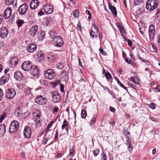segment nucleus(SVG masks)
Masks as SVG:
<instances>
[{
  "label": "nucleus",
  "instance_id": "nucleus-1",
  "mask_svg": "<svg viewBox=\"0 0 160 160\" xmlns=\"http://www.w3.org/2000/svg\"><path fill=\"white\" fill-rule=\"evenodd\" d=\"M158 2L155 0H148L146 3V7L147 9L149 11H152L158 6Z\"/></svg>",
  "mask_w": 160,
  "mask_h": 160
},
{
  "label": "nucleus",
  "instance_id": "nucleus-2",
  "mask_svg": "<svg viewBox=\"0 0 160 160\" xmlns=\"http://www.w3.org/2000/svg\"><path fill=\"white\" fill-rule=\"evenodd\" d=\"M19 128V123L15 120L12 121L9 127V132L11 133L16 132Z\"/></svg>",
  "mask_w": 160,
  "mask_h": 160
},
{
  "label": "nucleus",
  "instance_id": "nucleus-3",
  "mask_svg": "<svg viewBox=\"0 0 160 160\" xmlns=\"http://www.w3.org/2000/svg\"><path fill=\"white\" fill-rule=\"evenodd\" d=\"M52 43L54 46L59 47L63 45L64 42L61 37L57 36L53 39Z\"/></svg>",
  "mask_w": 160,
  "mask_h": 160
},
{
  "label": "nucleus",
  "instance_id": "nucleus-4",
  "mask_svg": "<svg viewBox=\"0 0 160 160\" xmlns=\"http://www.w3.org/2000/svg\"><path fill=\"white\" fill-rule=\"evenodd\" d=\"M55 74L54 71L51 69H48L45 73V77L49 79H52L55 77Z\"/></svg>",
  "mask_w": 160,
  "mask_h": 160
},
{
  "label": "nucleus",
  "instance_id": "nucleus-5",
  "mask_svg": "<svg viewBox=\"0 0 160 160\" xmlns=\"http://www.w3.org/2000/svg\"><path fill=\"white\" fill-rule=\"evenodd\" d=\"M35 102L40 105H42L46 103L47 101V98L43 97L41 95L37 96L35 99Z\"/></svg>",
  "mask_w": 160,
  "mask_h": 160
},
{
  "label": "nucleus",
  "instance_id": "nucleus-6",
  "mask_svg": "<svg viewBox=\"0 0 160 160\" xmlns=\"http://www.w3.org/2000/svg\"><path fill=\"white\" fill-rule=\"evenodd\" d=\"M52 100V101L57 103L60 101L61 96L60 94L57 92H51Z\"/></svg>",
  "mask_w": 160,
  "mask_h": 160
},
{
  "label": "nucleus",
  "instance_id": "nucleus-7",
  "mask_svg": "<svg viewBox=\"0 0 160 160\" xmlns=\"http://www.w3.org/2000/svg\"><path fill=\"white\" fill-rule=\"evenodd\" d=\"M32 66V64L30 61H25L22 64V68L24 71H28L31 69Z\"/></svg>",
  "mask_w": 160,
  "mask_h": 160
},
{
  "label": "nucleus",
  "instance_id": "nucleus-8",
  "mask_svg": "<svg viewBox=\"0 0 160 160\" xmlns=\"http://www.w3.org/2000/svg\"><path fill=\"white\" fill-rule=\"evenodd\" d=\"M16 94V92L14 89H8L6 91V96L8 98L11 99L15 97Z\"/></svg>",
  "mask_w": 160,
  "mask_h": 160
},
{
  "label": "nucleus",
  "instance_id": "nucleus-9",
  "mask_svg": "<svg viewBox=\"0 0 160 160\" xmlns=\"http://www.w3.org/2000/svg\"><path fill=\"white\" fill-rule=\"evenodd\" d=\"M155 32L154 27L153 25H150L149 28V34L150 40L151 41L153 40Z\"/></svg>",
  "mask_w": 160,
  "mask_h": 160
},
{
  "label": "nucleus",
  "instance_id": "nucleus-10",
  "mask_svg": "<svg viewBox=\"0 0 160 160\" xmlns=\"http://www.w3.org/2000/svg\"><path fill=\"white\" fill-rule=\"evenodd\" d=\"M28 8V6L25 4H23L20 6L18 8L19 14L21 15L25 14L27 11Z\"/></svg>",
  "mask_w": 160,
  "mask_h": 160
},
{
  "label": "nucleus",
  "instance_id": "nucleus-11",
  "mask_svg": "<svg viewBox=\"0 0 160 160\" xmlns=\"http://www.w3.org/2000/svg\"><path fill=\"white\" fill-rule=\"evenodd\" d=\"M37 48L36 45L33 43H30L28 44L27 48V50L30 53H32L34 52Z\"/></svg>",
  "mask_w": 160,
  "mask_h": 160
},
{
  "label": "nucleus",
  "instance_id": "nucleus-12",
  "mask_svg": "<svg viewBox=\"0 0 160 160\" xmlns=\"http://www.w3.org/2000/svg\"><path fill=\"white\" fill-rule=\"evenodd\" d=\"M44 10L45 13L48 14L52 13L53 11V8L52 5H46L44 6Z\"/></svg>",
  "mask_w": 160,
  "mask_h": 160
},
{
  "label": "nucleus",
  "instance_id": "nucleus-13",
  "mask_svg": "<svg viewBox=\"0 0 160 160\" xmlns=\"http://www.w3.org/2000/svg\"><path fill=\"white\" fill-rule=\"evenodd\" d=\"M23 134L24 137L27 138H29L31 135V128L28 127H26L23 131Z\"/></svg>",
  "mask_w": 160,
  "mask_h": 160
},
{
  "label": "nucleus",
  "instance_id": "nucleus-14",
  "mask_svg": "<svg viewBox=\"0 0 160 160\" xmlns=\"http://www.w3.org/2000/svg\"><path fill=\"white\" fill-rule=\"evenodd\" d=\"M39 2L38 0H33L31 1L30 3V6L32 9H35L38 6Z\"/></svg>",
  "mask_w": 160,
  "mask_h": 160
},
{
  "label": "nucleus",
  "instance_id": "nucleus-15",
  "mask_svg": "<svg viewBox=\"0 0 160 160\" xmlns=\"http://www.w3.org/2000/svg\"><path fill=\"white\" fill-rule=\"evenodd\" d=\"M9 77L8 75H5L2 77L0 80V84L1 85L5 84L9 79Z\"/></svg>",
  "mask_w": 160,
  "mask_h": 160
},
{
  "label": "nucleus",
  "instance_id": "nucleus-16",
  "mask_svg": "<svg viewBox=\"0 0 160 160\" xmlns=\"http://www.w3.org/2000/svg\"><path fill=\"white\" fill-rule=\"evenodd\" d=\"M12 10L10 8H7L4 11L3 14V17L5 19L9 18L11 14Z\"/></svg>",
  "mask_w": 160,
  "mask_h": 160
},
{
  "label": "nucleus",
  "instance_id": "nucleus-17",
  "mask_svg": "<svg viewBox=\"0 0 160 160\" xmlns=\"http://www.w3.org/2000/svg\"><path fill=\"white\" fill-rule=\"evenodd\" d=\"M38 30V27L34 25L32 27L30 30V33L32 36H34L37 34Z\"/></svg>",
  "mask_w": 160,
  "mask_h": 160
},
{
  "label": "nucleus",
  "instance_id": "nucleus-18",
  "mask_svg": "<svg viewBox=\"0 0 160 160\" xmlns=\"http://www.w3.org/2000/svg\"><path fill=\"white\" fill-rule=\"evenodd\" d=\"M18 59L16 57H14L10 60V63L11 67L12 68H14L18 64Z\"/></svg>",
  "mask_w": 160,
  "mask_h": 160
},
{
  "label": "nucleus",
  "instance_id": "nucleus-19",
  "mask_svg": "<svg viewBox=\"0 0 160 160\" xmlns=\"http://www.w3.org/2000/svg\"><path fill=\"white\" fill-rule=\"evenodd\" d=\"M14 78L17 81H20L23 78L22 73L20 71H17L14 74Z\"/></svg>",
  "mask_w": 160,
  "mask_h": 160
},
{
  "label": "nucleus",
  "instance_id": "nucleus-20",
  "mask_svg": "<svg viewBox=\"0 0 160 160\" xmlns=\"http://www.w3.org/2000/svg\"><path fill=\"white\" fill-rule=\"evenodd\" d=\"M8 34V30L6 28H2L1 29V37L4 38L7 36Z\"/></svg>",
  "mask_w": 160,
  "mask_h": 160
},
{
  "label": "nucleus",
  "instance_id": "nucleus-21",
  "mask_svg": "<svg viewBox=\"0 0 160 160\" xmlns=\"http://www.w3.org/2000/svg\"><path fill=\"white\" fill-rule=\"evenodd\" d=\"M108 7L112 13L116 17L117 15V11L116 8L110 3L108 4Z\"/></svg>",
  "mask_w": 160,
  "mask_h": 160
},
{
  "label": "nucleus",
  "instance_id": "nucleus-22",
  "mask_svg": "<svg viewBox=\"0 0 160 160\" xmlns=\"http://www.w3.org/2000/svg\"><path fill=\"white\" fill-rule=\"evenodd\" d=\"M6 131V127L4 124L0 125V137H2Z\"/></svg>",
  "mask_w": 160,
  "mask_h": 160
},
{
  "label": "nucleus",
  "instance_id": "nucleus-23",
  "mask_svg": "<svg viewBox=\"0 0 160 160\" xmlns=\"http://www.w3.org/2000/svg\"><path fill=\"white\" fill-rule=\"evenodd\" d=\"M41 116L36 117L34 118L35 122V125L37 127H39L41 125Z\"/></svg>",
  "mask_w": 160,
  "mask_h": 160
},
{
  "label": "nucleus",
  "instance_id": "nucleus-24",
  "mask_svg": "<svg viewBox=\"0 0 160 160\" xmlns=\"http://www.w3.org/2000/svg\"><path fill=\"white\" fill-rule=\"evenodd\" d=\"M50 35V37L51 38H54L57 35V33L55 31L53 30H52L50 31L49 33Z\"/></svg>",
  "mask_w": 160,
  "mask_h": 160
},
{
  "label": "nucleus",
  "instance_id": "nucleus-25",
  "mask_svg": "<svg viewBox=\"0 0 160 160\" xmlns=\"http://www.w3.org/2000/svg\"><path fill=\"white\" fill-rule=\"evenodd\" d=\"M32 114H36V117L41 116V112L38 109L34 110L32 112Z\"/></svg>",
  "mask_w": 160,
  "mask_h": 160
},
{
  "label": "nucleus",
  "instance_id": "nucleus-26",
  "mask_svg": "<svg viewBox=\"0 0 160 160\" xmlns=\"http://www.w3.org/2000/svg\"><path fill=\"white\" fill-rule=\"evenodd\" d=\"M32 73L33 76H38L39 74V71L36 68H35L34 69H33L32 70Z\"/></svg>",
  "mask_w": 160,
  "mask_h": 160
},
{
  "label": "nucleus",
  "instance_id": "nucleus-27",
  "mask_svg": "<svg viewBox=\"0 0 160 160\" xmlns=\"http://www.w3.org/2000/svg\"><path fill=\"white\" fill-rule=\"evenodd\" d=\"M47 58L48 61L50 62H53L55 59V58L53 55L49 54L48 55Z\"/></svg>",
  "mask_w": 160,
  "mask_h": 160
},
{
  "label": "nucleus",
  "instance_id": "nucleus-28",
  "mask_svg": "<svg viewBox=\"0 0 160 160\" xmlns=\"http://www.w3.org/2000/svg\"><path fill=\"white\" fill-rule=\"evenodd\" d=\"M68 123L66 120H64L62 126V129L63 130L66 129L67 130L68 129Z\"/></svg>",
  "mask_w": 160,
  "mask_h": 160
},
{
  "label": "nucleus",
  "instance_id": "nucleus-29",
  "mask_svg": "<svg viewBox=\"0 0 160 160\" xmlns=\"http://www.w3.org/2000/svg\"><path fill=\"white\" fill-rule=\"evenodd\" d=\"M74 152V147L70 146L69 148V153L68 155V157H70L72 154H73Z\"/></svg>",
  "mask_w": 160,
  "mask_h": 160
},
{
  "label": "nucleus",
  "instance_id": "nucleus-30",
  "mask_svg": "<svg viewBox=\"0 0 160 160\" xmlns=\"http://www.w3.org/2000/svg\"><path fill=\"white\" fill-rule=\"evenodd\" d=\"M24 23L23 20H17L16 22V23L17 26L18 27H20L22 26Z\"/></svg>",
  "mask_w": 160,
  "mask_h": 160
},
{
  "label": "nucleus",
  "instance_id": "nucleus-31",
  "mask_svg": "<svg viewBox=\"0 0 160 160\" xmlns=\"http://www.w3.org/2000/svg\"><path fill=\"white\" fill-rule=\"evenodd\" d=\"M115 79L116 80V81H117L118 84L122 88H123L124 89H125L127 91V88L125 86H124V85L120 82V81L119 80V79H118V78H115Z\"/></svg>",
  "mask_w": 160,
  "mask_h": 160
},
{
  "label": "nucleus",
  "instance_id": "nucleus-32",
  "mask_svg": "<svg viewBox=\"0 0 160 160\" xmlns=\"http://www.w3.org/2000/svg\"><path fill=\"white\" fill-rule=\"evenodd\" d=\"M130 81L137 85L139 84L138 78L135 77L132 78L130 79Z\"/></svg>",
  "mask_w": 160,
  "mask_h": 160
},
{
  "label": "nucleus",
  "instance_id": "nucleus-33",
  "mask_svg": "<svg viewBox=\"0 0 160 160\" xmlns=\"http://www.w3.org/2000/svg\"><path fill=\"white\" fill-rule=\"evenodd\" d=\"M118 23H117L116 25L117 26V27H118L121 33H125L126 31L124 29L123 27H122V26H120L119 25H118Z\"/></svg>",
  "mask_w": 160,
  "mask_h": 160
},
{
  "label": "nucleus",
  "instance_id": "nucleus-34",
  "mask_svg": "<svg viewBox=\"0 0 160 160\" xmlns=\"http://www.w3.org/2000/svg\"><path fill=\"white\" fill-rule=\"evenodd\" d=\"M126 138L129 139L130 138V133L128 132L127 130H124L123 133Z\"/></svg>",
  "mask_w": 160,
  "mask_h": 160
},
{
  "label": "nucleus",
  "instance_id": "nucleus-35",
  "mask_svg": "<svg viewBox=\"0 0 160 160\" xmlns=\"http://www.w3.org/2000/svg\"><path fill=\"white\" fill-rule=\"evenodd\" d=\"M14 0H6L5 4L7 5H10L13 4Z\"/></svg>",
  "mask_w": 160,
  "mask_h": 160
},
{
  "label": "nucleus",
  "instance_id": "nucleus-36",
  "mask_svg": "<svg viewBox=\"0 0 160 160\" xmlns=\"http://www.w3.org/2000/svg\"><path fill=\"white\" fill-rule=\"evenodd\" d=\"M30 114V112L29 110H27L25 112L23 113L22 114V116L24 118L27 117Z\"/></svg>",
  "mask_w": 160,
  "mask_h": 160
},
{
  "label": "nucleus",
  "instance_id": "nucleus-37",
  "mask_svg": "<svg viewBox=\"0 0 160 160\" xmlns=\"http://www.w3.org/2000/svg\"><path fill=\"white\" fill-rule=\"evenodd\" d=\"M87 116V112L85 110H82L81 112V116L82 118H85Z\"/></svg>",
  "mask_w": 160,
  "mask_h": 160
},
{
  "label": "nucleus",
  "instance_id": "nucleus-38",
  "mask_svg": "<svg viewBox=\"0 0 160 160\" xmlns=\"http://www.w3.org/2000/svg\"><path fill=\"white\" fill-rule=\"evenodd\" d=\"M90 35L92 38H94V37L96 38L97 36L96 35V33L93 31L92 30L90 33Z\"/></svg>",
  "mask_w": 160,
  "mask_h": 160
},
{
  "label": "nucleus",
  "instance_id": "nucleus-39",
  "mask_svg": "<svg viewBox=\"0 0 160 160\" xmlns=\"http://www.w3.org/2000/svg\"><path fill=\"white\" fill-rule=\"evenodd\" d=\"M53 123L54 121H52L48 124V126L46 128V131H48L49 130V129L51 127L52 125V124H53Z\"/></svg>",
  "mask_w": 160,
  "mask_h": 160
},
{
  "label": "nucleus",
  "instance_id": "nucleus-40",
  "mask_svg": "<svg viewBox=\"0 0 160 160\" xmlns=\"http://www.w3.org/2000/svg\"><path fill=\"white\" fill-rule=\"evenodd\" d=\"M149 107L152 109H155L156 105L155 104L153 103H151L149 105Z\"/></svg>",
  "mask_w": 160,
  "mask_h": 160
},
{
  "label": "nucleus",
  "instance_id": "nucleus-41",
  "mask_svg": "<svg viewBox=\"0 0 160 160\" xmlns=\"http://www.w3.org/2000/svg\"><path fill=\"white\" fill-rule=\"evenodd\" d=\"M79 13L78 10H76L73 13V16L74 17L77 18L79 16Z\"/></svg>",
  "mask_w": 160,
  "mask_h": 160
},
{
  "label": "nucleus",
  "instance_id": "nucleus-42",
  "mask_svg": "<svg viewBox=\"0 0 160 160\" xmlns=\"http://www.w3.org/2000/svg\"><path fill=\"white\" fill-rule=\"evenodd\" d=\"M63 64L61 63H58L57 64V67L58 68L60 69H62L63 67Z\"/></svg>",
  "mask_w": 160,
  "mask_h": 160
},
{
  "label": "nucleus",
  "instance_id": "nucleus-43",
  "mask_svg": "<svg viewBox=\"0 0 160 160\" xmlns=\"http://www.w3.org/2000/svg\"><path fill=\"white\" fill-rule=\"evenodd\" d=\"M38 57L41 58V59H43L44 58V54L42 52H39L38 53Z\"/></svg>",
  "mask_w": 160,
  "mask_h": 160
},
{
  "label": "nucleus",
  "instance_id": "nucleus-44",
  "mask_svg": "<svg viewBox=\"0 0 160 160\" xmlns=\"http://www.w3.org/2000/svg\"><path fill=\"white\" fill-rule=\"evenodd\" d=\"M102 157L101 158L102 160H107V157L106 154L104 153L103 152L102 154Z\"/></svg>",
  "mask_w": 160,
  "mask_h": 160
},
{
  "label": "nucleus",
  "instance_id": "nucleus-45",
  "mask_svg": "<svg viewBox=\"0 0 160 160\" xmlns=\"http://www.w3.org/2000/svg\"><path fill=\"white\" fill-rule=\"evenodd\" d=\"M49 22V18H46L44 22H43V24L47 26L48 25Z\"/></svg>",
  "mask_w": 160,
  "mask_h": 160
},
{
  "label": "nucleus",
  "instance_id": "nucleus-46",
  "mask_svg": "<svg viewBox=\"0 0 160 160\" xmlns=\"http://www.w3.org/2000/svg\"><path fill=\"white\" fill-rule=\"evenodd\" d=\"M49 139L48 137H46L43 140L42 142V144L43 145L45 144L49 140Z\"/></svg>",
  "mask_w": 160,
  "mask_h": 160
},
{
  "label": "nucleus",
  "instance_id": "nucleus-47",
  "mask_svg": "<svg viewBox=\"0 0 160 160\" xmlns=\"http://www.w3.org/2000/svg\"><path fill=\"white\" fill-rule=\"evenodd\" d=\"M105 76L107 79H110L112 77L110 73L109 72L105 73Z\"/></svg>",
  "mask_w": 160,
  "mask_h": 160
},
{
  "label": "nucleus",
  "instance_id": "nucleus-48",
  "mask_svg": "<svg viewBox=\"0 0 160 160\" xmlns=\"http://www.w3.org/2000/svg\"><path fill=\"white\" fill-rule=\"evenodd\" d=\"M99 152V151L98 149H96L93 152V153L94 156H97Z\"/></svg>",
  "mask_w": 160,
  "mask_h": 160
},
{
  "label": "nucleus",
  "instance_id": "nucleus-49",
  "mask_svg": "<svg viewBox=\"0 0 160 160\" xmlns=\"http://www.w3.org/2000/svg\"><path fill=\"white\" fill-rule=\"evenodd\" d=\"M157 20L159 22H160V11L157 12L156 13Z\"/></svg>",
  "mask_w": 160,
  "mask_h": 160
},
{
  "label": "nucleus",
  "instance_id": "nucleus-50",
  "mask_svg": "<svg viewBox=\"0 0 160 160\" xmlns=\"http://www.w3.org/2000/svg\"><path fill=\"white\" fill-rule=\"evenodd\" d=\"M99 51L102 54L104 55H106V52L103 51V49L102 48H99Z\"/></svg>",
  "mask_w": 160,
  "mask_h": 160
},
{
  "label": "nucleus",
  "instance_id": "nucleus-51",
  "mask_svg": "<svg viewBox=\"0 0 160 160\" xmlns=\"http://www.w3.org/2000/svg\"><path fill=\"white\" fill-rule=\"evenodd\" d=\"M5 115H2L0 116V123H1L5 118Z\"/></svg>",
  "mask_w": 160,
  "mask_h": 160
},
{
  "label": "nucleus",
  "instance_id": "nucleus-52",
  "mask_svg": "<svg viewBox=\"0 0 160 160\" xmlns=\"http://www.w3.org/2000/svg\"><path fill=\"white\" fill-rule=\"evenodd\" d=\"M81 23L80 22H78L77 24V29L78 31H81Z\"/></svg>",
  "mask_w": 160,
  "mask_h": 160
},
{
  "label": "nucleus",
  "instance_id": "nucleus-53",
  "mask_svg": "<svg viewBox=\"0 0 160 160\" xmlns=\"http://www.w3.org/2000/svg\"><path fill=\"white\" fill-rule=\"evenodd\" d=\"M3 93L2 90L0 89V101L1 100L2 98Z\"/></svg>",
  "mask_w": 160,
  "mask_h": 160
},
{
  "label": "nucleus",
  "instance_id": "nucleus-54",
  "mask_svg": "<svg viewBox=\"0 0 160 160\" xmlns=\"http://www.w3.org/2000/svg\"><path fill=\"white\" fill-rule=\"evenodd\" d=\"M139 58L141 60V61L142 62H145L147 64H148V63L149 64V62L147 60H145L143 58H140V57Z\"/></svg>",
  "mask_w": 160,
  "mask_h": 160
},
{
  "label": "nucleus",
  "instance_id": "nucleus-55",
  "mask_svg": "<svg viewBox=\"0 0 160 160\" xmlns=\"http://www.w3.org/2000/svg\"><path fill=\"white\" fill-rule=\"evenodd\" d=\"M93 27L94 29L96 30V32L97 33H98L99 32V30L98 29V28H97L96 24H93Z\"/></svg>",
  "mask_w": 160,
  "mask_h": 160
},
{
  "label": "nucleus",
  "instance_id": "nucleus-56",
  "mask_svg": "<svg viewBox=\"0 0 160 160\" xmlns=\"http://www.w3.org/2000/svg\"><path fill=\"white\" fill-rule=\"evenodd\" d=\"M96 116H94V117L93 118L91 122L92 124H94V123L96 122Z\"/></svg>",
  "mask_w": 160,
  "mask_h": 160
},
{
  "label": "nucleus",
  "instance_id": "nucleus-57",
  "mask_svg": "<svg viewBox=\"0 0 160 160\" xmlns=\"http://www.w3.org/2000/svg\"><path fill=\"white\" fill-rule=\"evenodd\" d=\"M157 41L158 44H160V34H158L157 36Z\"/></svg>",
  "mask_w": 160,
  "mask_h": 160
},
{
  "label": "nucleus",
  "instance_id": "nucleus-58",
  "mask_svg": "<svg viewBox=\"0 0 160 160\" xmlns=\"http://www.w3.org/2000/svg\"><path fill=\"white\" fill-rule=\"evenodd\" d=\"M128 149L129 152L130 153H131L132 152V147L131 145L128 146Z\"/></svg>",
  "mask_w": 160,
  "mask_h": 160
},
{
  "label": "nucleus",
  "instance_id": "nucleus-59",
  "mask_svg": "<svg viewBox=\"0 0 160 160\" xmlns=\"http://www.w3.org/2000/svg\"><path fill=\"white\" fill-rule=\"evenodd\" d=\"M150 45L151 46V47L152 48L153 50L155 51H156L157 49L156 47V46H155L152 43H151Z\"/></svg>",
  "mask_w": 160,
  "mask_h": 160
},
{
  "label": "nucleus",
  "instance_id": "nucleus-60",
  "mask_svg": "<svg viewBox=\"0 0 160 160\" xmlns=\"http://www.w3.org/2000/svg\"><path fill=\"white\" fill-rule=\"evenodd\" d=\"M126 145L128 146L130 145H132V144L130 141L129 140H127L126 141Z\"/></svg>",
  "mask_w": 160,
  "mask_h": 160
},
{
  "label": "nucleus",
  "instance_id": "nucleus-61",
  "mask_svg": "<svg viewBox=\"0 0 160 160\" xmlns=\"http://www.w3.org/2000/svg\"><path fill=\"white\" fill-rule=\"evenodd\" d=\"M125 61L128 64H131V61L130 60V59H129L128 58H126L125 59Z\"/></svg>",
  "mask_w": 160,
  "mask_h": 160
},
{
  "label": "nucleus",
  "instance_id": "nucleus-62",
  "mask_svg": "<svg viewBox=\"0 0 160 160\" xmlns=\"http://www.w3.org/2000/svg\"><path fill=\"white\" fill-rule=\"evenodd\" d=\"M130 56L131 58L130 60L131 61V62L132 61H133L135 60L134 58L133 57L130 53Z\"/></svg>",
  "mask_w": 160,
  "mask_h": 160
},
{
  "label": "nucleus",
  "instance_id": "nucleus-63",
  "mask_svg": "<svg viewBox=\"0 0 160 160\" xmlns=\"http://www.w3.org/2000/svg\"><path fill=\"white\" fill-rule=\"evenodd\" d=\"M128 44L129 46H131L132 45V42L130 40H129V39L128 40Z\"/></svg>",
  "mask_w": 160,
  "mask_h": 160
},
{
  "label": "nucleus",
  "instance_id": "nucleus-64",
  "mask_svg": "<svg viewBox=\"0 0 160 160\" xmlns=\"http://www.w3.org/2000/svg\"><path fill=\"white\" fill-rule=\"evenodd\" d=\"M58 110L59 108L58 107H55L53 110V112H57L58 111Z\"/></svg>",
  "mask_w": 160,
  "mask_h": 160
}]
</instances>
